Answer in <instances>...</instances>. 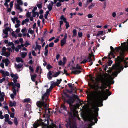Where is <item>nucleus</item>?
<instances>
[{
  "label": "nucleus",
  "instance_id": "nucleus-27",
  "mask_svg": "<svg viewBox=\"0 0 128 128\" xmlns=\"http://www.w3.org/2000/svg\"><path fill=\"white\" fill-rule=\"evenodd\" d=\"M30 101V99L29 98H26L24 99L23 102H29Z\"/></svg>",
  "mask_w": 128,
  "mask_h": 128
},
{
  "label": "nucleus",
  "instance_id": "nucleus-20",
  "mask_svg": "<svg viewBox=\"0 0 128 128\" xmlns=\"http://www.w3.org/2000/svg\"><path fill=\"white\" fill-rule=\"evenodd\" d=\"M60 19L62 20L64 23H66L67 22L66 21V18L64 17L63 15H62L60 17Z\"/></svg>",
  "mask_w": 128,
  "mask_h": 128
},
{
  "label": "nucleus",
  "instance_id": "nucleus-14",
  "mask_svg": "<svg viewBox=\"0 0 128 128\" xmlns=\"http://www.w3.org/2000/svg\"><path fill=\"white\" fill-rule=\"evenodd\" d=\"M15 66H16V68L19 69L20 68L23 66V64L22 63H19L18 65H17L16 64H15Z\"/></svg>",
  "mask_w": 128,
  "mask_h": 128
},
{
  "label": "nucleus",
  "instance_id": "nucleus-4",
  "mask_svg": "<svg viewBox=\"0 0 128 128\" xmlns=\"http://www.w3.org/2000/svg\"><path fill=\"white\" fill-rule=\"evenodd\" d=\"M48 94L47 93L45 92L42 97V101H39L37 102L36 104L38 107H41L42 106L46 107L47 99H45V98L47 96Z\"/></svg>",
  "mask_w": 128,
  "mask_h": 128
},
{
  "label": "nucleus",
  "instance_id": "nucleus-37",
  "mask_svg": "<svg viewBox=\"0 0 128 128\" xmlns=\"http://www.w3.org/2000/svg\"><path fill=\"white\" fill-rule=\"evenodd\" d=\"M32 16L33 17H34L36 16L37 13V12L33 11L32 12Z\"/></svg>",
  "mask_w": 128,
  "mask_h": 128
},
{
  "label": "nucleus",
  "instance_id": "nucleus-9",
  "mask_svg": "<svg viewBox=\"0 0 128 128\" xmlns=\"http://www.w3.org/2000/svg\"><path fill=\"white\" fill-rule=\"evenodd\" d=\"M67 38V34L66 33H65L64 38L60 41L61 46H62L66 44V39Z\"/></svg>",
  "mask_w": 128,
  "mask_h": 128
},
{
  "label": "nucleus",
  "instance_id": "nucleus-63",
  "mask_svg": "<svg viewBox=\"0 0 128 128\" xmlns=\"http://www.w3.org/2000/svg\"><path fill=\"white\" fill-rule=\"evenodd\" d=\"M3 108H4L5 109L7 110L8 112L9 111V110L8 108V107L7 106H4L3 107Z\"/></svg>",
  "mask_w": 128,
  "mask_h": 128
},
{
  "label": "nucleus",
  "instance_id": "nucleus-47",
  "mask_svg": "<svg viewBox=\"0 0 128 128\" xmlns=\"http://www.w3.org/2000/svg\"><path fill=\"white\" fill-rule=\"evenodd\" d=\"M6 79L4 77L2 79H0V83H2Z\"/></svg>",
  "mask_w": 128,
  "mask_h": 128
},
{
  "label": "nucleus",
  "instance_id": "nucleus-55",
  "mask_svg": "<svg viewBox=\"0 0 128 128\" xmlns=\"http://www.w3.org/2000/svg\"><path fill=\"white\" fill-rule=\"evenodd\" d=\"M62 108L66 111H67L68 112V111L67 110V108L66 107L64 106H62Z\"/></svg>",
  "mask_w": 128,
  "mask_h": 128
},
{
  "label": "nucleus",
  "instance_id": "nucleus-59",
  "mask_svg": "<svg viewBox=\"0 0 128 128\" xmlns=\"http://www.w3.org/2000/svg\"><path fill=\"white\" fill-rule=\"evenodd\" d=\"M52 74V72L50 71H49L48 74H47V76L48 77V76H51Z\"/></svg>",
  "mask_w": 128,
  "mask_h": 128
},
{
  "label": "nucleus",
  "instance_id": "nucleus-3",
  "mask_svg": "<svg viewBox=\"0 0 128 128\" xmlns=\"http://www.w3.org/2000/svg\"><path fill=\"white\" fill-rule=\"evenodd\" d=\"M98 115V112L94 113L92 110L90 111L89 116V120L93 125L95 123H97L98 120L97 117Z\"/></svg>",
  "mask_w": 128,
  "mask_h": 128
},
{
  "label": "nucleus",
  "instance_id": "nucleus-26",
  "mask_svg": "<svg viewBox=\"0 0 128 128\" xmlns=\"http://www.w3.org/2000/svg\"><path fill=\"white\" fill-rule=\"evenodd\" d=\"M10 55V52H5V55L4 56L7 57H8Z\"/></svg>",
  "mask_w": 128,
  "mask_h": 128
},
{
  "label": "nucleus",
  "instance_id": "nucleus-45",
  "mask_svg": "<svg viewBox=\"0 0 128 128\" xmlns=\"http://www.w3.org/2000/svg\"><path fill=\"white\" fill-rule=\"evenodd\" d=\"M120 72H118V71H116V72H114V75L115 76V77H116V76H117V74Z\"/></svg>",
  "mask_w": 128,
  "mask_h": 128
},
{
  "label": "nucleus",
  "instance_id": "nucleus-35",
  "mask_svg": "<svg viewBox=\"0 0 128 128\" xmlns=\"http://www.w3.org/2000/svg\"><path fill=\"white\" fill-rule=\"evenodd\" d=\"M17 2L18 3V4L20 5H22L23 3L22 2V0H17Z\"/></svg>",
  "mask_w": 128,
  "mask_h": 128
},
{
  "label": "nucleus",
  "instance_id": "nucleus-43",
  "mask_svg": "<svg viewBox=\"0 0 128 128\" xmlns=\"http://www.w3.org/2000/svg\"><path fill=\"white\" fill-rule=\"evenodd\" d=\"M12 35V36H14L15 37V38H16L17 36L14 33V32H12L11 33Z\"/></svg>",
  "mask_w": 128,
  "mask_h": 128
},
{
  "label": "nucleus",
  "instance_id": "nucleus-17",
  "mask_svg": "<svg viewBox=\"0 0 128 128\" xmlns=\"http://www.w3.org/2000/svg\"><path fill=\"white\" fill-rule=\"evenodd\" d=\"M51 85L52 86L53 88L54 87L56 86H58V82H51Z\"/></svg>",
  "mask_w": 128,
  "mask_h": 128
},
{
  "label": "nucleus",
  "instance_id": "nucleus-33",
  "mask_svg": "<svg viewBox=\"0 0 128 128\" xmlns=\"http://www.w3.org/2000/svg\"><path fill=\"white\" fill-rule=\"evenodd\" d=\"M112 60H109L108 62H107L108 63V66H110V65L112 64Z\"/></svg>",
  "mask_w": 128,
  "mask_h": 128
},
{
  "label": "nucleus",
  "instance_id": "nucleus-12",
  "mask_svg": "<svg viewBox=\"0 0 128 128\" xmlns=\"http://www.w3.org/2000/svg\"><path fill=\"white\" fill-rule=\"evenodd\" d=\"M82 72V71L80 70H72L71 72V74H74L76 75V74H78Z\"/></svg>",
  "mask_w": 128,
  "mask_h": 128
},
{
  "label": "nucleus",
  "instance_id": "nucleus-22",
  "mask_svg": "<svg viewBox=\"0 0 128 128\" xmlns=\"http://www.w3.org/2000/svg\"><path fill=\"white\" fill-rule=\"evenodd\" d=\"M14 122L16 126H17L18 125V122L17 119V118L16 117L14 118Z\"/></svg>",
  "mask_w": 128,
  "mask_h": 128
},
{
  "label": "nucleus",
  "instance_id": "nucleus-21",
  "mask_svg": "<svg viewBox=\"0 0 128 128\" xmlns=\"http://www.w3.org/2000/svg\"><path fill=\"white\" fill-rule=\"evenodd\" d=\"M27 52H23L21 53V56L22 58H24L27 55Z\"/></svg>",
  "mask_w": 128,
  "mask_h": 128
},
{
  "label": "nucleus",
  "instance_id": "nucleus-51",
  "mask_svg": "<svg viewBox=\"0 0 128 128\" xmlns=\"http://www.w3.org/2000/svg\"><path fill=\"white\" fill-rule=\"evenodd\" d=\"M58 84L59 85V84H60L62 81V80L61 79H60L59 80L57 79L56 80Z\"/></svg>",
  "mask_w": 128,
  "mask_h": 128
},
{
  "label": "nucleus",
  "instance_id": "nucleus-29",
  "mask_svg": "<svg viewBox=\"0 0 128 128\" xmlns=\"http://www.w3.org/2000/svg\"><path fill=\"white\" fill-rule=\"evenodd\" d=\"M2 114V112L1 111H0V118L1 119H3L4 117L3 115Z\"/></svg>",
  "mask_w": 128,
  "mask_h": 128
},
{
  "label": "nucleus",
  "instance_id": "nucleus-2",
  "mask_svg": "<svg viewBox=\"0 0 128 128\" xmlns=\"http://www.w3.org/2000/svg\"><path fill=\"white\" fill-rule=\"evenodd\" d=\"M64 93L66 98H68V100L66 101V102L70 105H71L74 102L75 99H76L80 102V101L78 96L75 94H73L72 96H70L65 92H64Z\"/></svg>",
  "mask_w": 128,
  "mask_h": 128
},
{
  "label": "nucleus",
  "instance_id": "nucleus-49",
  "mask_svg": "<svg viewBox=\"0 0 128 128\" xmlns=\"http://www.w3.org/2000/svg\"><path fill=\"white\" fill-rule=\"evenodd\" d=\"M15 85L18 88H20V84L18 83H16L15 84Z\"/></svg>",
  "mask_w": 128,
  "mask_h": 128
},
{
  "label": "nucleus",
  "instance_id": "nucleus-56",
  "mask_svg": "<svg viewBox=\"0 0 128 128\" xmlns=\"http://www.w3.org/2000/svg\"><path fill=\"white\" fill-rule=\"evenodd\" d=\"M26 17L28 18L30 17V14L29 13V12H28L26 13Z\"/></svg>",
  "mask_w": 128,
  "mask_h": 128
},
{
  "label": "nucleus",
  "instance_id": "nucleus-25",
  "mask_svg": "<svg viewBox=\"0 0 128 128\" xmlns=\"http://www.w3.org/2000/svg\"><path fill=\"white\" fill-rule=\"evenodd\" d=\"M41 48V46L39 45H36V48L35 50H36V49H38L39 51H40Z\"/></svg>",
  "mask_w": 128,
  "mask_h": 128
},
{
  "label": "nucleus",
  "instance_id": "nucleus-6",
  "mask_svg": "<svg viewBox=\"0 0 128 128\" xmlns=\"http://www.w3.org/2000/svg\"><path fill=\"white\" fill-rule=\"evenodd\" d=\"M88 56H86L83 60L80 62L81 64H84L87 62H90L89 64L90 66H91L92 64V58H91V54H89Z\"/></svg>",
  "mask_w": 128,
  "mask_h": 128
},
{
  "label": "nucleus",
  "instance_id": "nucleus-24",
  "mask_svg": "<svg viewBox=\"0 0 128 128\" xmlns=\"http://www.w3.org/2000/svg\"><path fill=\"white\" fill-rule=\"evenodd\" d=\"M103 33V31H100L98 32V34L96 35L97 36H98L102 34Z\"/></svg>",
  "mask_w": 128,
  "mask_h": 128
},
{
  "label": "nucleus",
  "instance_id": "nucleus-19",
  "mask_svg": "<svg viewBox=\"0 0 128 128\" xmlns=\"http://www.w3.org/2000/svg\"><path fill=\"white\" fill-rule=\"evenodd\" d=\"M73 35L72 36V37L76 36L77 35V30L76 29H74L72 31Z\"/></svg>",
  "mask_w": 128,
  "mask_h": 128
},
{
  "label": "nucleus",
  "instance_id": "nucleus-60",
  "mask_svg": "<svg viewBox=\"0 0 128 128\" xmlns=\"http://www.w3.org/2000/svg\"><path fill=\"white\" fill-rule=\"evenodd\" d=\"M32 53L33 56H36L35 52L34 50L32 51Z\"/></svg>",
  "mask_w": 128,
  "mask_h": 128
},
{
  "label": "nucleus",
  "instance_id": "nucleus-1",
  "mask_svg": "<svg viewBox=\"0 0 128 128\" xmlns=\"http://www.w3.org/2000/svg\"><path fill=\"white\" fill-rule=\"evenodd\" d=\"M101 83L102 84V85L98 87V88L101 89L102 90H99L98 91H94L92 94L94 101L91 103V106L93 108H97L98 110V107L103 106L102 103L100 102V100L102 98L104 100H106L108 98V96L111 94L108 90H106L107 92L104 90L107 88L109 81L108 80H105L102 81Z\"/></svg>",
  "mask_w": 128,
  "mask_h": 128
},
{
  "label": "nucleus",
  "instance_id": "nucleus-58",
  "mask_svg": "<svg viewBox=\"0 0 128 128\" xmlns=\"http://www.w3.org/2000/svg\"><path fill=\"white\" fill-rule=\"evenodd\" d=\"M37 6L39 9H40L42 8V4H39L37 5Z\"/></svg>",
  "mask_w": 128,
  "mask_h": 128
},
{
  "label": "nucleus",
  "instance_id": "nucleus-50",
  "mask_svg": "<svg viewBox=\"0 0 128 128\" xmlns=\"http://www.w3.org/2000/svg\"><path fill=\"white\" fill-rule=\"evenodd\" d=\"M14 2L13 1H12L10 2V8H12L13 6V2Z\"/></svg>",
  "mask_w": 128,
  "mask_h": 128
},
{
  "label": "nucleus",
  "instance_id": "nucleus-46",
  "mask_svg": "<svg viewBox=\"0 0 128 128\" xmlns=\"http://www.w3.org/2000/svg\"><path fill=\"white\" fill-rule=\"evenodd\" d=\"M5 72L4 70H0V73L2 74V76L3 77V76H4V74H5Z\"/></svg>",
  "mask_w": 128,
  "mask_h": 128
},
{
  "label": "nucleus",
  "instance_id": "nucleus-16",
  "mask_svg": "<svg viewBox=\"0 0 128 128\" xmlns=\"http://www.w3.org/2000/svg\"><path fill=\"white\" fill-rule=\"evenodd\" d=\"M37 76L36 74H34L33 75H32L31 76V80L33 82L35 81V78H36Z\"/></svg>",
  "mask_w": 128,
  "mask_h": 128
},
{
  "label": "nucleus",
  "instance_id": "nucleus-10",
  "mask_svg": "<svg viewBox=\"0 0 128 128\" xmlns=\"http://www.w3.org/2000/svg\"><path fill=\"white\" fill-rule=\"evenodd\" d=\"M2 62L5 63V65L6 66H8L10 63V62L8 58L2 60Z\"/></svg>",
  "mask_w": 128,
  "mask_h": 128
},
{
  "label": "nucleus",
  "instance_id": "nucleus-31",
  "mask_svg": "<svg viewBox=\"0 0 128 128\" xmlns=\"http://www.w3.org/2000/svg\"><path fill=\"white\" fill-rule=\"evenodd\" d=\"M52 68V66L50 64H49L46 66V68L48 70H50V68Z\"/></svg>",
  "mask_w": 128,
  "mask_h": 128
},
{
  "label": "nucleus",
  "instance_id": "nucleus-38",
  "mask_svg": "<svg viewBox=\"0 0 128 128\" xmlns=\"http://www.w3.org/2000/svg\"><path fill=\"white\" fill-rule=\"evenodd\" d=\"M9 75H10V74H9V72H8L6 71L5 72V74H4L5 76H3V77L4 78H5L6 77V76H9Z\"/></svg>",
  "mask_w": 128,
  "mask_h": 128
},
{
  "label": "nucleus",
  "instance_id": "nucleus-61",
  "mask_svg": "<svg viewBox=\"0 0 128 128\" xmlns=\"http://www.w3.org/2000/svg\"><path fill=\"white\" fill-rule=\"evenodd\" d=\"M88 17V18H91L93 17V16L91 14H88L87 16Z\"/></svg>",
  "mask_w": 128,
  "mask_h": 128
},
{
  "label": "nucleus",
  "instance_id": "nucleus-30",
  "mask_svg": "<svg viewBox=\"0 0 128 128\" xmlns=\"http://www.w3.org/2000/svg\"><path fill=\"white\" fill-rule=\"evenodd\" d=\"M45 51H44V54L45 56H47L48 53V49H44Z\"/></svg>",
  "mask_w": 128,
  "mask_h": 128
},
{
  "label": "nucleus",
  "instance_id": "nucleus-48",
  "mask_svg": "<svg viewBox=\"0 0 128 128\" xmlns=\"http://www.w3.org/2000/svg\"><path fill=\"white\" fill-rule=\"evenodd\" d=\"M65 23H66V29H67L69 26V23L68 22H66Z\"/></svg>",
  "mask_w": 128,
  "mask_h": 128
},
{
  "label": "nucleus",
  "instance_id": "nucleus-5",
  "mask_svg": "<svg viewBox=\"0 0 128 128\" xmlns=\"http://www.w3.org/2000/svg\"><path fill=\"white\" fill-rule=\"evenodd\" d=\"M50 122L51 123L49 126L50 128H52L51 125H52V123L54 124L52 120L50 118H48L46 119H45V121L44 122H42L41 123L42 126L44 128H47L48 127V125L49 124Z\"/></svg>",
  "mask_w": 128,
  "mask_h": 128
},
{
  "label": "nucleus",
  "instance_id": "nucleus-15",
  "mask_svg": "<svg viewBox=\"0 0 128 128\" xmlns=\"http://www.w3.org/2000/svg\"><path fill=\"white\" fill-rule=\"evenodd\" d=\"M68 112L69 116L72 118H73L74 117V116L75 115L74 113L75 112H76L75 110L73 111V114L71 112H70L69 113L68 112Z\"/></svg>",
  "mask_w": 128,
  "mask_h": 128
},
{
  "label": "nucleus",
  "instance_id": "nucleus-52",
  "mask_svg": "<svg viewBox=\"0 0 128 128\" xmlns=\"http://www.w3.org/2000/svg\"><path fill=\"white\" fill-rule=\"evenodd\" d=\"M4 96H0V101L1 102H3L4 101Z\"/></svg>",
  "mask_w": 128,
  "mask_h": 128
},
{
  "label": "nucleus",
  "instance_id": "nucleus-18",
  "mask_svg": "<svg viewBox=\"0 0 128 128\" xmlns=\"http://www.w3.org/2000/svg\"><path fill=\"white\" fill-rule=\"evenodd\" d=\"M61 72L60 71H59L58 72H56L55 74L52 75L53 77L55 78L57 77L60 74Z\"/></svg>",
  "mask_w": 128,
  "mask_h": 128
},
{
  "label": "nucleus",
  "instance_id": "nucleus-32",
  "mask_svg": "<svg viewBox=\"0 0 128 128\" xmlns=\"http://www.w3.org/2000/svg\"><path fill=\"white\" fill-rule=\"evenodd\" d=\"M8 113L10 115V116L12 118H14V113L8 112Z\"/></svg>",
  "mask_w": 128,
  "mask_h": 128
},
{
  "label": "nucleus",
  "instance_id": "nucleus-40",
  "mask_svg": "<svg viewBox=\"0 0 128 128\" xmlns=\"http://www.w3.org/2000/svg\"><path fill=\"white\" fill-rule=\"evenodd\" d=\"M70 128H77L76 125L75 124H73L72 126H70Z\"/></svg>",
  "mask_w": 128,
  "mask_h": 128
},
{
  "label": "nucleus",
  "instance_id": "nucleus-34",
  "mask_svg": "<svg viewBox=\"0 0 128 128\" xmlns=\"http://www.w3.org/2000/svg\"><path fill=\"white\" fill-rule=\"evenodd\" d=\"M108 66L107 65H104L102 66V67L104 70L106 71V69L107 68H108Z\"/></svg>",
  "mask_w": 128,
  "mask_h": 128
},
{
  "label": "nucleus",
  "instance_id": "nucleus-7",
  "mask_svg": "<svg viewBox=\"0 0 128 128\" xmlns=\"http://www.w3.org/2000/svg\"><path fill=\"white\" fill-rule=\"evenodd\" d=\"M111 50L110 52L108 54V58L109 59H111L112 58H114L115 57V56L114 54L113 53L114 52V49L112 46H110Z\"/></svg>",
  "mask_w": 128,
  "mask_h": 128
},
{
  "label": "nucleus",
  "instance_id": "nucleus-13",
  "mask_svg": "<svg viewBox=\"0 0 128 128\" xmlns=\"http://www.w3.org/2000/svg\"><path fill=\"white\" fill-rule=\"evenodd\" d=\"M16 61L18 62H21L22 63H23L24 62L23 60L20 57H17L16 59Z\"/></svg>",
  "mask_w": 128,
  "mask_h": 128
},
{
  "label": "nucleus",
  "instance_id": "nucleus-36",
  "mask_svg": "<svg viewBox=\"0 0 128 128\" xmlns=\"http://www.w3.org/2000/svg\"><path fill=\"white\" fill-rule=\"evenodd\" d=\"M29 68L30 70V71L32 72H33L34 71V69L31 66H29Z\"/></svg>",
  "mask_w": 128,
  "mask_h": 128
},
{
  "label": "nucleus",
  "instance_id": "nucleus-44",
  "mask_svg": "<svg viewBox=\"0 0 128 128\" xmlns=\"http://www.w3.org/2000/svg\"><path fill=\"white\" fill-rule=\"evenodd\" d=\"M78 34L80 38L82 37V33L81 32H78Z\"/></svg>",
  "mask_w": 128,
  "mask_h": 128
},
{
  "label": "nucleus",
  "instance_id": "nucleus-53",
  "mask_svg": "<svg viewBox=\"0 0 128 128\" xmlns=\"http://www.w3.org/2000/svg\"><path fill=\"white\" fill-rule=\"evenodd\" d=\"M61 5V4L60 2H58L56 3V6L57 7H59Z\"/></svg>",
  "mask_w": 128,
  "mask_h": 128
},
{
  "label": "nucleus",
  "instance_id": "nucleus-57",
  "mask_svg": "<svg viewBox=\"0 0 128 128\" xmlns=\"http://www.w3.org/2000/svg\"><path fill=\"white\" fill-rule=\"evenodd\" d=\"M4 117L5 118H8L9 117V116L8 114H4Z\"/></svg>",
  "mask_w": 128,
  "mask_h": 128
},
{
  "label": "nucleus",
  "instance_id": "nucleus-62",
  "mask_svg": "<svg viewBox=\"0 0 128 128\" xmlns=\"http://www.w3.org/2000/svg\"><path fill=\"white\" fill-rule=\"evenodd\" d=\"M120 50V48H119V47H116L114 48V50H116V51L118 52Z\"/></svg>",
  "mask_w": 128,
  "mask_h": 128
},
{
  "label": "nucleus",
  "instance_id": "nucleus-11",
  "mask_svg": "<svg viewBox=\"0 0 128 128\" xmlns=\"http://www.w3.org/2000/svg\"><path fill=\"white\" fill-rule=\"evenodd\" d=\"M76 69L82 70V67L80 66H79L78 64H77L76 66V67L72 66V70H74Z\"/></svg>",
  "mask_w": 128,
  "mask_h": 128
},
{
  "label": "nucleus",
  "instance_id": "nucleus-23",
  "mask_svg": "<svg viewBox=\"0 0 128 128\" xmlns=\"http://www.w3.org/2000/svg\"><path fill=\"white\" fill-rule=\"evenodd\" d=\"M53 6L49 4L48 6V8L50 11L52 9Z\"/></svg>",
  "mask_w": 128,
  "mask_h": 128
},
{
  "label": "nucleus",
  "instance_id": "nucleus-41",
  "mask_svg": "<svg viewBox=\"0 0 128 128\" xmlns=\"http://www.w3.org/2000/svg\"><path fill=\"white\" fill-rule=\"evenodd\" d=\"M54 44L53 42H51L50 43L48 44L50 48L53 47L54 46Z\"/></svg>",
  "mask_w": 128,
  "mask_h": 128
},
{
  "label": "nucleus",
  "instance_id": "nucleus-42",
  "mask_svg": "<svg viewBox=\"0 0 128 128\" xmlns=\"http://www.w3.org/2000/svg\"><path fill=\"white\" fill-rule=\"evenodd\" d=\"M30 44L29 43L28 41H26L25 42L24 46L25 47H27L28 45H30Z\"/></svg>",
  "mask_w": 128,
  "mask_h": 128
},
{
  "label": "nucleus",
  "instance_id": "nucleus-54",
  "mask_svg": "<svg viewBox=\"0 0 128 128\" xmlns=\"http://www.w3.org/2000/svg\"><path fill=\"white\" fill-rule=\"evenodd\" d=\"M14 84V83L13 82H9L8 84V85L9 86H12Z\"/></svg>",
  "mask_w": 128,
  "mask_h": 128
},
{
  "label": "nucleus",
  "instance_id": "nucleus-39",
  "mask_svg": "<svg viewBox=\"0 0 128 128\" xmlns=\"http://www.w3.org/2000/svg\"><path fill=\"white\" fill-rule=\"evenodd\" d=\"M30 29L31 28H30L28 30V32L30 34H32L34 33V31L32 30H31Z\"/></svg>",
  "mask_w": 128,
  "mask_h": 128
},
{
  "label": "nucleus",
  "instance_id": "nucleus-28",
  "mask_svg": "<svg viewBox=\"0 0 128 128\" xmlns=\"http://www.w3.org/2000/svg\"><path fill=\"white\" fill-rule=\"evenodd\" d=\"M49 12L48 11H47L46 12V14H44V17L45 19H47V16L49 14Z\"/></svg>",
  "mask_w": 128,
  "mask_h": 128
},
{
  "label": "nucleus",
  "instance_id": "nucleus-8",
  "mask_svg": "<svg viewBox=\"0 0 128 128\" xmlns=\"http://www.w3.org/2000/svg\"><path fill=\"white\" fill-rule=\"evenodd\" d=\"M48 106H47H47L46 107H44L43 106H42L41 107H39L40 108H41L42 110H44V108H45V114L46 116L48 117L50 116V111L49 109H48L47 108Z\"/></svg>",
  "mask_w": 128,
  "mask_h": 128
},
{
  "label": "nucleus",
  "instance_id": "nucleus-64",
  "mask_svg": "<svg viewBox=\"0 0 128 128\" xmlns=\"http://www.w3.org/2000/svg\"><path fill=\"white\" fill-rule=\"evenodd\" d=\"M20 24H16L15 25V27L16 28H18L20 26Z\"/></svg>",
  "mask_w": 128,
  "mask_h": 128
}]
</instances>
